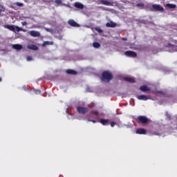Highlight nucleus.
Instances as JSON below:
<instances>
[{"label":"nucleus","mask_w":177,"mask_h":177,"mask_svg":"<svg viewBox=\"0 0 177 177\" xmlns=\"http://www.w3.org/2000/svg\"><path fill=\"white\" fill-rule=\"evenodd\" d=\"M5 28H8V30H10V31H12V32H16V31H17V32H20V31H23V32H27V30L23 29L15 25H6Z\"/></svg>","instance_id":"obj_2"},{"label":"nucleus","mask_w":177,"mask_h":177,"mask_svg":"<svg viewBox=\"0 0 177 177\" xmlns=\"http://www.w3.org/2000/svg\"><path fill=\"white\" fill-rule=\"evenodd\" d=\"M15 5L17 6H24V4L23 3H20V2L15 3Z\"/></svg>","instance_id":"obj_26"},{"label":"nucleus","mask_w":177,"mask_h":177,"mask_svg":"<svg viewBox=\"0 0 177 177\" xmlns=\"http://www.w3.org/2000/svg\"><path fill=\"white\" fill-rule=\"evenodd\" d=\"M167 48H169L170 52H177V46L169 43L167 46Z\"/></svg>","instance_id":"obj_7"},{"label":"nucleus","mask_w":177,"mask_h":177,"mask_svg":"<svg viewBox=\"0 0 177 177\" xmlns=\"http://www.w3.org/2000/svg\"><path fill=\"white\" fill-rule=\"evenodd\" d=\"M153 135H158L157 133H153Z\"/></svg>","instance_id":"obj_38"},{"label":"nucleus","mask_w":177,"mask_h":177,"mask_svg":"<svg viewBox=\"0 0 177 177\" xmlns=\"http://www.w3.org/2000/svg\"><path fill=\"white\" fill-rule=\"evenodd\" d=\"M124 55L126 56H128L129 57H136L138 56V54L135 51H131L128 50L124 53Z\"/></svg>","instance_id":"obj_6"},{"label":"nucleus","mask_w":177,"mask_h":177,"mask_svg":"<svg viewBox=\"0 0 177 177\" xmlns=\"http://www.w3.org/2000/svg\"><path fill=\"white\" fill-rule=\"evenodd\" d=\"M68 24H69V26H71V27H80V24L75 22V21H74L73 19H69L68 21Z\"/></svg>","instance_id":"obj_9"},{"label":"nucleus","mask_w":177,"mask_h":177,"mask_svg":"<svg viewBox=\"0 0 177 177\" xmlns=\"http://www.w3.org/2000/svg\"><path fill=\"white\" fill-rule=\"evenodd\" d=\"M124 81H126L127 82H129L130 84H135L136 81H135V79L133 77H124Z\"/></svg>","instance_id":"obj_14"},{"label":"nucleus","mask_w":177,"mask_h":177,"mask_svg":"<svg viewBox=\"0 0 177 177\" xmlns=\"http://www.w3.org/2000/svg\"><path fill=\"white\" fill-rule=\"evenodd\" d=\"M93 48H96L97 49L100 46V44H99L97 42H94L93 44Z\"/></svg>","instance_id":"obj_23"},{"label":"nucleus","mask_w":177,"mask_h":177,"mask_svg":"<svg viewBox=\"0 0 177 177\" xmlns=\"http://www.w3.org/2000/svg\"><path fill=\"white\" fill-rule=\"evenodd\" d=\"M35 93H36V95H39V93H41V91L39 90H35Z\"/></svg>","instance_id":"obj_33"},{"label":"nucleus","mask_w":177,"mask_h":177,"mask_svg":"<svg viewBox=\"0 0 177 177\" xmlns=\"http://www.w3.org/2000/svg\"><path fill=\"white\" fill-rule=\"evenodd\" d=\"M140 89L142 91V92H147V91H150V87L146 85H142L140 87Z\"/></svg>","instance_id":"obj_15"},{"label":"nucleus","mask_w":177,"mask_h":177,"mask_svg":"<svg viewBox=\"0 0 177 177\" xmlns=\"http://www.w3.org/2000/svg\"><path fill=\"white\" fill-rule=\"evenodd\" d=\"M66 74H68L69 75H77V71L73 70V69H67L66 71Z\"/></svg>","instance_id":"obj_13"},{"label":"nucleus","mask_w":177,"mask_h":177,"mask_svg":"<svg viewBox=\"0 0 177 177\" xmlns=\"http://www.w3.org/2000/svg\"><path fill=\"white\" fill-rule=\"evenodd\" d=\"M48 45H53V41H45L42 46H48Z\"/></svg>","instance_id":"obj_22"},{"label":"nucleus","mask_w":177,"mask_h":177,"mask_svg":"<svg viewBox=\"0 0 177 177\" xmlns=\"http://www.w3.org/2000/svg\"><path fill=\"white\" fill-rule=\"evenodd\" d=\"M55 3H57V5H62V0H55Z\"/></svg>","instance_id":"obj_30"},{"label":"nucleus","mask_w":177,"mask_h":177,"mask_svg":"<svg viewBox=\"0 0 177 177\" xmlns=\"http://www.w3.org/2000/svg\"><path fill=\"white\" fill-rule=\"evenodd\" d=\"M22 26H27V21L21 22Z\"/></svg>","instance_id":"obj_34"},{"label":"nucleus","mask_w":177,"mask_h":177,"mask_svg":"<svg viewBox=\"0 0 177 177\" xmlns=\"http://www.w3.org/2000/svg\"><path fill=\"white\" fill-rule=\"evenodd\" d=\"M152 9L156 12H164V7L161 6L160 4L152 5Z\"/></svg>","instance_id":"obj_4"},{"label":"nucleus","mask_w":177,"mask_h":177,"mask_svg":"<svg viewBox=\"0 0 177 177\" xmlns=\"http://www.w3.org/2000/svg\"><path fill=\"white\" fill-rule=\"evenodd\" d=\"M100 78L103 82H110L113 78V73L109 71H104L102 72Z\"/></svg>","instance_id":"obj_1"},{"label":"nucleus","mask_w":177,"mask_h":177,"mask_svg":"<svg viewBox=\"0 0 177 177\" xmlns=\"http://www.w3.org/2000/svg\"><path fill=\"white\" fill-rule=\"evenodd\" d=\"M23 89H24V91H27V88H26V86H24Z\"/></svg>","instance_id":"obj_35"},{"label":"nucleus","mask_w":177,"mask_h":177,"mask_svg":"<svg viewBox=\"0 0 177 177\" xmlns=\"http://www.w3.org/2000/svg\"><path fill=\"white\" fill-rule=\"evenodd\" d=\"M2 82V78L0 77V82Z\"/></svg>","instance_id":"obj_37"},{"label":"nucleus","mask_w":177,"mask_h":177,"mask_svg":"<svg viewBox=\"0 0 177 177\" xmlns=\"http://www.w3.org/2000/svg\"><path fill=\"white\" fill-rule=\"evenodd\" d=\"M29 34H30V35H31V37H34L35 38L41 37V33H39V32L35 31V30H30L29 32Z\"/></svg>","instance_id":"obj_8"},{"label":"nucleus","mask_w":177,"mask_h":177,"mask_svg":"<svg viewBox=\"0 0 177 177\" xmlns=\"http://www.w3.org/2000/svg\"><path fill=\"white\" fill-rule=\"evenodd\" d=\"M0 16H1V13H0Z\"/></svg>","instance_id":"obj_39"},{"label":"nucleus","mask_w":177,"mask_h":177,"mask_svg":"<svg viewBox=\"0 0 177 177\" xmlns=\"http://www.w3.org/2000/svg\"><path fill=\"white\" fill-rule=\"evenodd\" d=\"M92 114H94L95 115H99V112L97 111H93Z\"/></svg>","instance_id":"obj_31"},{"label":"nucleus","mask_w":177,"mask_h":177,"mask_svg":"<svg viewBox=\"0 0 177 177\" xmlns=\"http://www.w3.org/2000/svg\"><path fill=\"white\" fill-rule=\"evenodd\" d=\"M136 6H137V8H143L145 6V3H137L136 5Z\"/></svg>","instance_id":"obj_24"},{"label":"nucleus","mask_w":177,"mask_h":177,"mask_svg":"<svg viewBox=\"0 0 177 177\" xmlns=\"http://www.w3.org/2000/svg\"><path fill=\"white\" fill-rule=\"evenodd\" d=\"M101 2L102 5H105L106 6H110L111 5V3L106 0H102Z\"/></svg>","instance_id":"obj_20"},{"label":"nucleus","mask_w":177,"mask_h":177,"mask_svg":"<svg viewBox=\"0 0 177 177\" xmlns=\"http://www.w3.org/2000/svg\"><path fill=\"white\" fill-rule=\"evenodd\" d=\"M89 122H93L94 124H95L96 120H91V119H88L87 120Z\"/></svg>","instance_id":"obj_32"},{"label":"nucleus","mask_w":177,"mask_h":177,"mask_svg":"<svg viewBox=\"0 0 177 177\" xmlns=\"http://www.w3.org/2000/svg\"><path fill=\"white\" fill-rule=\"evenodd\" d=\"M44 29H45V30L47 31L48 32H52V31H53L52 28H45Z\"/></svg>","instance_id":"obj_29"},{"label":"nucleus","mask_w":177,"mask_h":177,"mask_svg":"<svg viewBox=\"0 0 177 177\" xmlns=\"http://www.w3.org/2000/svg\"><path fill=\"white\" fill-rule=\"evenodd\" d=\"M77 110L80 114H86V113L89 111V109L88 108L84 106H77Z\"/></svg>","instance_id":"obj_5"},{"label":"nucleus","mask_w":177,"mask_h":177,"mask_svg":"<svg viewBox=\"0 0 177 177\" xmlns=\"http://www.w3.org/2000/svg\"><path fill=\"white\" fill-rule=\"evenodd\" d=\"M28 49H30V50H38V46L32 44L28 46Z\"/></svg>","instance_id":"obj_18"},{"label":"nucleus","mask_w":177,"mask_h":177,"mask_svg":"<svg viewBox=\"0 0 177 177\" xmlns=\"http://www.w3.org/2000/svg\"><path fill=\"white\" fill-rule=\"evenodd\" d=\"M75 6L77 8V9H84V4L80 2L75 3Z\"/></svg>","instance_id":"obj_19"},{"label":"nucleus","mask_w":177,"mask_h":177,"mask_svg":"<svg viewBox=\"0 0 177 177\" xmlns=\"http://www.w3.org/2000/svg\"><path fill=\"white\" fill-rule=\"evenodd\" d=\"M100 122L104 126L110 124V120H109V119H100Z\"/></svg>","instance_id":"obj_12"},{"label":"nucleus","mask_w":177,"mask_h":177,"mask_svg":"<svg viewBox=\"0 0 177 177\" xmlns=\"http://www.w3.org/2000/svg\"><path fill=\"white\" fill-rule=\"evenodd\" d=\"M110 125L112 128H113V127H115V125H117V123L115 122H111Z\"/></svg>","instance_id":"obj_25"},{"label":"nucleus","mask_w":177,"mask_h":177,"mask_svg":"<svg viewBox=\"0 0 177 177\" xmlns=\"http://www.w3.org/2000/svg\"><path fill=\"white\" fill-rule=\"evenodd\" d=\"M137 99H138V100H147L149 99V97H147V95H137Z\"/></svg>","instance_id":"obj_16"},{"label":"nucleus","mask_w":177,"mask_h":177,"mask_svg":"<svg viewBox=\"0 0 177 177\" xmlns=\"http://www.w3.org/2000/svg\"><path fill=\"white\" fill-rule=\"evenodd\" d=\"M106 27H109L110 28H114V27H117V24L111 21L110 22H107L106 24Z\"/></svg>","instance_id":"obj_11"},{"label":"nucleus","mask_w":177,"mask_h":177,"mask_svg":"<svg viewBox=\"0 0 177 177\" xmlns=\"http://www.w3.org/2000/svg\"><path fill=\"white\" fill-rule=\"evenodd\" d=\"M13 49H16V50H21V49H23V46L21 44H14L12 45Z\"/></svg>","instance_id":"obj_17"},{"label":"nucleus","mask_w":177,"mask_h":177,"mask_svg":"<svg viewBox=\"0 0 177 177\" xmlns=\"http://www.w3.org/2000/svg\"><path fill=\"white\" fill-rule=\"evenodd\" d=\"M166 6H167V8H169L170 9H175L176 8V5L171 3H167Z\"/></svg>","instance_id":"obj_21"},{"label":"nucleus","mask_w":177,"mask_h":177,"mask_svg":"<svg viewBox=\"0 0 177 177\" xmlns=\"http://www.w3.org/2000/svg\"><path fill=\"white\" fill-rule=\"evenodd\" d=\"M26 60H27V62H31V60H32V57L28 55V56L26 57Z\"/></svg>","instance_id":"obj_28"},{"label":"nucleus","mask_w":177,"mask_h":177,"mask_svg":"<svg viewBox=\"0 0 177 177\" xmlns=\"http://www.w3.org/2000/svg\"><path fill=\"white\" fill-rule=\"evenodd\" d=\"M122 40H123V41H127V38H123Z\"/></svg>","instance_id":"obj_36"},{"label":"nucleus","mask_w":177,"mask_h":177,"mask_svg":"<svg viewBox=\"0 0 177 177\" xmlns=\"http://www.w3.org/2000/svg\"><path fill=\"white\" fill-rule=\"evenodd\" d=\"M136 133L138 135H146V133H147V131L145 129H138L136 131Z\"/></svg>","instance_id":"obj_10"},{"label":"nucleus","mask_w":177,"mask_h":177,"mask_svg":"<svg viewBox=\"0 0 177 177\" xmlns=\"http://www.w3.org/2000/svg\"><path fill=\"white\" fill-rule=\"evenodd\" d=\"M135 120L138 124H142L143 125L149 124V121H150L145 115L138 116Z\"/></svg>","instance_id":"obj_3"},{"label":"nucleus","mask_w":177,"mask_h":177,"mask_svg":"<svg viewBox=\"0 0 177 177\" xmlns=\"http://www.w3.org/2000/svg\"><path fill=\"white\" fill-rule=\"evenodd\" d=\"M95 31H97V32H103V30L100 28H95Z\"/></svg>","instance_id":"obj_27"}]
</instances>
